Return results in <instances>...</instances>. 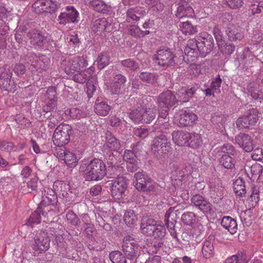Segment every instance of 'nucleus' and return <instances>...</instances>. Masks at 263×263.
<instances>
[{
    "instance_id": "obj_43",
    "label": "nucleus",
    "mask_w": 263,
    "mask_h": 263,
    "mask_svg": "<svg viewBox=\"0 0 263 263\" xmlns=\"http://www.w3.org/2000/svg\"><path fill=\"white\" fill-rule=\"evenodd\" d=\"M110 61V57L108 52H102L99 54L97 59L98 67L102 69L108 65Z\"/></svg>"
},
{
    "instance_id": "obj_63",
    "label": "nucleus",
    "mask_w": 263,
    "mask_h": 263,
    "mask_svg": "<svg viewBox=\"0 0 263 263\" xmlns=\"http://www.w3.org/2000/svg\"><path fill=\"white\" fill-rule=\"evenodd\" d=\"M66 217L67 220L73 226H78L81 223L77 216L71 211L66 214Z\"/></svg>"
},
{
    "instance_id": "obj_60",
    "label": "nucleus",
    "mask_w": 263,
    "mask_h": 263,
    "mask_svg": "<svg viewBox=\"0 0 263 263\" xmlns=\"http://www.w3.org/2000/svg\"><path fill=\"white\" fill-rule=\"evenodd\" d=\"M70 116L73 119H80L86 116V114L85 112L82 111L81 110L77 108H71L69 111Z\"/></svg>"
},
{
    "instance_id": "obj_18",
    "label": "nucleus",
    "mask_w": 263,
    "mask_h": 263,
    "mask_svg": "<svg viewBox=\"0 0 263 263\" xmlns=\"http://www.w3.org/2000/svg\"><path fill=\"white\" fill-rule=\"evenodd\" d=\"M146 14V12L143 8L140 7L130 8L126 11V20L129 23L138 22Z\"/></svg>"
},
{
    "instance_id": "obj_14",
    "label": "nucleus",
    "mask_w": 263,
    "mask_h": 263,
    "mask_svg": "<svg viewBox=\"0 0 263 263\" xmlns=\"http://www.w3.org/2000/svg\"><path fill=\"white\" fill-rule=\"evenodd\" d=\"M78 15L79 13L73 6H67L65 11L61 13L58 16V21L60 24L65 25L77 22Z\"/></svg>"
},
{
    "instance_id": "obj_57",
    "label": "nucleus",
    "mask_w": 263,
    "mask_h": 263,
    "mask_svg": "<svg viewBox=\"0 0 263 263\" xmlns=\"http://www.w3.org/2000/svg\"><path fill=\"white\" fill-rule=\"evenodd\" d=\"M220 51L223 54L230 55L235 50V46L232 44H226L224 42L222 43L221 46H218Z\"/></svg>"
},
{
    "instance_id": "obj_40",
    "label": "nucleus",
    "mask_w": 263,
    "mask_h": 263,
    "mask_svg": "<svg viewBox=\"0 0 263 263\" xmlns=\"http://www.w3.org/2000/svg\"><path fill=\"white\" fill-rule=\"evenodd\" d=\"M213 253L214 247L212 242L210 240L204 241L202 248V253L204 257L209 258L213 255Z\"/></svg>"
},
{
    "instance_id": "obj_38",
    "label": "nucleus",
    "mask_w": 263,
    "mask_h": 263,
    "mask_svg": "<svg viewBox=\"0 0 263 263\" xmlns=\"http://www.w3.org/2000/svg\"><path fill=\"white\" fill-rule=\"evenodd\" d=\"M233 189L236 195L242 196L246 193L245 182L242 179H237L234 183Z\"/></svg>"
},
{
    "instance_id": "obj_4",
    "label": "nucleus",
    "mask_w": 263,
    "mask_h": 263,
    "mask_svg": "<svg viewBox=\"0 0 263 263\" xmlns=\"http://www.w3.org/2000/svg\"><path fill=\"white\" fill-rule=\"evenodd\" d=\"M156 111L154 106L148 109L138 107L129 112V117L136 123H149L154 119L156 116Z\"/></svg>"
},
{
    "instance_id": "obj_55",
    "label": "nucleus",
    "mask_w": 263,
    "mask_h": 263,
    "mask_svg": "<svg viewBox=\"0 0 263 263\" xmlns=\"http://www.w3.org/2000/svg\"><path fill=\"white\" fill-rule=\"evenodd\" d=\"M181 220L186 225H191L195 221V215L193 212H188L182 215Z\"/></svg>"
},
{
    "instance_id": "obj_51",
    "label": "nucleus",
    "mask_w": 263,
    "mask_h": 263,
    "mask_svg": "<svg viewBox=\"0 0 263 263\" xmlns=\"http://www.w3.org/2000/svg\"><path fill=\"white\" fill-rule=\"evenodd\" d=\"M142 191H145L152 194L156 195L160 191V186L155 182L151 183L149 181H148L147 183H146L144 189Z\"/></svg>"
},
{
    "instance_id": "obj_28",
    "label": "nucleus",
    "mask_w": 263,
    "mask_h": 263,
    "mask_svg": "<svg viewBox=\"0 0 263 263\" xmlns=\"http://www.w3.org/2000/svg\"><path fill=\"white\" fill-rule=\"evenodd\" d=\"M221 226L231 234L235 233L237 230L236 221L230 216L223 217L221 221Z\"/></svg>"
},
{
    "instance_id": "obj_36",
    "label": "nucleus",
    "mask_w": 263,
    "mask_h": 263,
    "mask_svg": "<svg viewBox=\"0 0 263 263\" xmlns=\"http://www.w3.org/2000/svg\"><path fill=\"white\" fill-rule=\"evenodd\" d=\"M41 214L45 217L46 215L41 208H38L35 211L32 213L27 223L28 226L32 224H38L41 222Z\"/></svg>"
},
{
    "instance_id": "obj_17",
    "label": "nucleus",
    "mask_w": 263,
    "mask_h": 263,
    "mask_svg": "<svg viewBox=\"0 0 263 263\" xmlns=\"http://www.w3.org/2000/svg\"><path fill=\"white\" fill-rule=\"evenodd\" d=\"M235 141L240 147H242L247 152H251L253 149L252 139L247 134H239L235 137Z\"/></svg>"
},
{
    "instance_id": "obj_23",
    "label": "nucleus",
    "mask_w": 263,
    "mask_h": 263,
    "mask_svg": "<svg viewBox=\"0 0 263 263\" xmlns=\"http://www.w3.org/2000/svg\"><path fill=\"white\" fill-rule=\"evenodd\" d=\"M174 142L180 146H187L189 145L190 133L183 131H174L172 134Z\"/></svg>"
},
{
    "instance_id": "obj_13",
    "label": "nucleus",
    "mask_w": 263,
    "mask_h": 263,
    "mask_svg": "<svg viewBox=\"0 0 263 263\" xmlns=\"http://www.w3.org/2000/svg\"><path fill=\"white\" fill-rule=\"evenodd\" d=\"M123 251L129 259H133L137 256V244L136 241L130 236H127L124 238L122 245Z\"/></svg>"
},
{
    "instance_id": "obj_45",
    "label": "nucleus",
    "mask_w": 263,
    "mask_h": 263,
    "mask_svg": "<svg viewBox=\"0 0 263 263\" xmlns=\"http://www.w3.org/2000/svg\"><path fill=\"white\" fill-rule=\"evenodd\" d=\"M143 4L156 11H161L164 9V5L160 0H144Z\"/></svg>"
},
{
    "instance_id": "obj_21",
    "label": "nucleus",
    "mask_w": 263,
    "mask_h": 263,
    "mask_svg": "<svg viewBox=\"0 0 263 263\" xmlns=\"http://www.w3.org/2000/svg\"><path fill=\"white\" fill-rule=\"evenodd\" d=\"M126 81L125 77L121 74H117L114 76L112 82L107 86L111 94H118L120 92L122 86Z\"/></svg>"
},
{
    "instance_id": "obj_11",
    "label": "nucleus",
    "mask_w": 263,
    "mask_h": 263,
    "mask_svg": "<svg viewBox=\"0 0 263 263\" xmlns=\"http://www.w3.org/2000/svg\"><path fill=\"white\" fill-rule=\"evenodd\" d=\"M55 153L57 157L63 160L68 166L74 167L78 164L79 159L72 152L65 149L64 147H57Z\"/></svg>"
},
{
    "instance_id": "obj_42",
    "label": "nucleus",
    "mask_w": 263,
    "mask_h": 263,
    "mask_svg": "<svg viewBox=\"0 0 263 263\" xmlns=\"http://www.w3.org/2000/svg\"><path fill=\"white\" fill-rule=\"evenodd\" d=\"M110 109V106L105 102L96 103L95 112L100 116H106Z\"/></svg>"
},
{
    "instance_id": "obj_16",
    "label": "nucleus",
    "mask_w": 263,
    "mask_h": 263,
    "mask_svg": "<svg viewBox=\"0 0 263 263\" xmlns=\"http://www.w3.org/2000/svg\"><path fill=\"white\" fill-rule=\"evenodd\" d=\"M177 102L176 97L169 90L161 93L158 99L159 106L165 108L173 106Z\"/></svg>"
},
{
    "instance_id": "obj_15",
    "label": "nucleus",
    "mask_w": 263,
    "mask_h": 263,
    "mask_svg": "<svg viewBox=\"0 0 263 263\" xmlns=\"http://www.w3.org/2000/svg\"><path fill=\"white\" fill-rule=\"evenodd\" d=\"M50 239L47 234L45 232H41L34 239L33 249L39 253L46 251L49 248Z\"/></svg>"
},
{
    "instance_id": "obj_25",
    "label": "nucleus",
    "mask_w": 263,
    "mask_h": 263,
    "mask_svg": "<svg viewBox=\"0 0 263 263\" xmlns=\"http://www.w3.org/2000/svg\"><path fill=\"white\" fill-rule=\"evenodd\" d=\"M28 36L30 40L31 44L35 48L43 47L46 42V38L37 31H30L28 33Z\"/></svg>"
},
{
    "instance_id": "obj_8",
    "label": "nucleus",
    "mask_w": 263,
    "mask_h": 263,
    "mask_svg": "<svg viewBox=\"0 0 263 263\" xmlns=\"http://www.w3.org/2000/svg\"><path fill=\"white\" fill-rule=\"evenodd\" d=\"M197 117L189 109H182L177 112L174 116V122L181 127L192 124L197 120Z\"/></svg>"
},
{
    "instance_id": "obj_27",
    "label": "nucleus",
    "mask_w": 263,
    "mask_h": 263,
    "mask_svg": "<svg viewBox=\"0 0 263 263\" xmlns=\"http://www.w3.org/2000/svg\"><path fill=\"white\" fill-rule=\"evenodd\" d=\"M76 56L71 57L63 62L62 65L65 72L67 74L79 72L77 65Z\"/></svg>"
},
{
    "instance_id": "obj_62",
    "label": "nucleus",
    "mask_w": 263,
    "mask_h": 263,
    "mask_svg": "<svg viewBox=\"0 0 263 263\" xmlns=\"http://www.w3.org/2000/svg\"><path fill=\"white\" fill-rule=\"evenodd\" d=\"M129 34L135 37H141L142 35V30L135 25H130L129 27Z\"/></svg>"
},
{
    "instance_id": "obj_44",
    "label": "nucleus",
    "mask_w": 263,
    "mask_h": 263,
    "mask_svg": "<svg viewBox=\"0 0 263 263\" xmlns=\"http://www.w3.org/2000/svg\"><path fill=\"white\" fill-rule=\"evenodd\" d=\"M139 78L142 81L154 84L157 82L158 76L155 73L142 72L140 73Z\"/></svg>"
},
{
    "instance_id": "obj_49",
    "label": "nucleus",
    "mask_w": 263,
    "mask_h": 263,
    "mask_svg": "<svg viewBox=\"0 0 263 263\" xmlns=\"http://www.w3.org/2000/svg\"><path fill=\"white\" fill-rule=\"evenodd\" d=\"M44 5L45 13H53L57 9V4L55 1L52 0H42Z\"/></svg>"
},
{
    "instance_id": "obj_35",
    "label": "nucleus",
    "mask_w": 263,
    "mask_h": 263,
    "mask_svg": "<svg viewBox=\"0 0 263 263\" xmlns=\"http://www.w3.org/2000/svg\"><path fill=\"white\" fill-rule=\"evenodd\" d=\"M108 23L105 18L95 20L92 25L91 29L95 32L104 31L108 26Z\"/></svg>"
},
{
    "instance_id": "obj_46",
    "label": "nucleus",
    "mask_w": 263,
    "mask_h": 263,
    "mask_svg": "<svg viewBox=\"0 0 263 263\" xmlns=\"http://www.w3.org/2000/svg\"><path fill=\"white\" fill-rule=\"evenodd\" d=\"M82 220L84 224L83 229L88 235H91L95 228L93 224L90 222V218L88 215H84L82 216Z\"/></svg>"
},
{
    "instance_id": "obj_24",
    "label": "nucleus",
    "mask_w": 263,
    "mask_h": 263,
    "mask_svg": "<svg viewBox=\"0 0 263 263\" xmlns=\"http://www.w3.org/2000/svg\"><path fill=\"white\" fill-rule=\"evenodd\" d=\"M197 90L195 87H182L179 88L176 93L177 101L187 102Z\"/></svg>"
},
{
    "instance_id": "obj_1",
    "label": "nucleus",
    "mask_w": 263,
    "mask_h": 263,
    "mask_svg": "<svg viewBox=\"0 0 263 263\" xmlns=\"http://www.w3.org/2000/svg\"><path fill=\"white\" fill-rule=\"evenodd\" d=\"M213 47V39L210 35H208L206 37L189 40L184 49V58L188 62H194L199 55L202 58L205 57L212 50Z\"/></svg>"
},
{
    "instance_id": "obj_56",
    "label": "nucleus",
    "mask_w": 263,
    "mask_h": 263,
    "mask_svg": "<svg viewBox=\"0 0 263 263\" xmlns=\"http://www.w3.org/2000/svg\"><path fill=\"white\" fill-rule=\"evenodd\" d=\"M220 162L227 168H231L234 165V160L231 157L227 154L222 156Z\"/></svg>"
},
{
    "instance_id": "obj_54",
    "label": "nucleus",
    "mask_w": 263,
    "mask_h": 263,
    "mask_svg": "<svg viewBox=\"0 0 263 263\" xmlns=\"http://www.w3.org/2000/svg\"><path fill=\"white\" fill-rule=\"evenodd\" d=\"M120 63L122 66L129 68L133 71L137 70L139 67V64L132 59L122 60Z\"/></svg>"
},
{
    "instance_id": "obj_5",
    "label": "nucleus",
    "mask_w": 263,
    "mask_h": 263,
    "mask_svg": "<svg viewBox=\"0 0 263 263\" xmlns=\"http://www.w3.org/2000/svg\"><path fill=\"white\" fill-rule=\"evenodd\" d=\"M151 150L156 157H163L171 151V144L166 136L161 135L153 140Z\"/></svg>"
},
{
    "instance_id": "obj_39",
    "label": "nucleus",
    "mask_w": 263,
    "mask_h": 263,
    "mask_svg": "<svg viewBox=\"0 0 263 263\" xmlns=\"http://www.w3.org/2000/svg\"><path fill=\"white\" fill-rule=\"evenodd\" d=\"M14 184L13 179L10 177H4L0 179V190L9 192Z\"/></svg>"
},
{
    "instance_id": "obj_59",
    "label": "nucleus",
    "mask_w": 263,
    "mask_h": 263,
    "mask_svg": "<svg viewBox=\"0 0 263 263\" xmlns=\"http://www.w3.org/2000/svg\"><path fill=\"white\" fill-rule=\"evenodd\" d=\"M67 185L65 182L62 181H55L53 187L54 190L59 192H62V195L64 196V193H66V189Z\"/></svg>"
},
{
    "instance_id": "obj_37",
    "label": "nucleus",
    "mask_w": 263,
    "mask_h": 263,
    "mask_svg": "<svg viewBox=\"0 0 263 263\" xmlns=\"http://www.w3.org/2000/svg\"><path fill=\"white\" fill-rule=\"evenodd\" d=\"M202 143V138L200 135L196 133H190V140L187 146L194 148L199 147Z\"/></svg>"
},
{
    "instance_id": "obj_20",
    "label": "nucleus",
    "mask_w": 263,
    "mask_h": 263,
    "mask_svg": "<svg viewBox=\"0 0 263 263\" xmlns=\"http://www.w3.org/2000/svg\"><path fill=\"white\" fill-rule=\"evenodd\" d=\"M105 142L104 145V147L105 149H108L109 151L117 152L121 147L120 143L114 135L109 131L105 133Z\"/></svg>"
},
{
    "instance_id": "obj_19",
    "label": "nucleus",
    "mask_w": 263,
    "mask_h": 263,
    "mask_svg": "<svg viewBox=\"0 0 263 263\" xmlns=\"http://www.w3.org/2000/svg\"><path fill=\"white\" fill-rule=\"evenodd\" d=\"M30 57L32 59L30 60L32 62L31 66L36 69L39 73L42 72L47 68L49 60L45 57H40L34 53H31Z\"/></svg>"
},
{
    "instance_id": "obj_47",
    "label": "nucleus",
    "mask_w": 263,
    "mask_h": 263,
    "mask_svg": "<svg viewBox=\"0 0 263 263\" xmlns=\"http://www.w3.org/2000/svg\"><path fill=\"white\" fill-rule=\"evenodd\" d=\"M258 113L256 109L252 108L246 115L249 126L254 125L256 123L258 120Z\"/></svg>"
},
{
    "instance_id": "obj_32",
    "label": "nucleus",
    "mask_w": 263,
    "mask_h": 263,
    "mask_svg": "<svg viewBox=\"0 0 263 263\" xmlns=\"http://www.w3.org/2000/svg\"><path fill=\"white\" fill-rule=\"evenodd\" d=\"M179 30L185 35H191L197 32L196 26H194L189 21L180 22Z\"/></svg>"
},
{
    "instance_id": "obj_53",
    "label": "nucleus",
    "mask_w": 263,
    "mask_h": 263,
    "mask_svg": "<svg viewBox=\"0 0 263 263\" xmlns=\"http://www.w3.org/2000/svg\"><path fill=\"white\" fill-rule=\"evenodd\" d=\"M86 4L90 5L95 10L101 11L105 8V5L101 0H85Z\"/></svg>"
},
{
    "instance_id": "obj_50",
    "label": "nucleus",
    "mask_w": 263,
    "mask_h": 263,
    "mask_svg": "<svg viewBox=\"0 0 263 263\" xmlns=\"http://www.w3.org/2000/svg\"><path fill=\"white\" fill-rule=\"evenodd\" d=\"M37 181L38 178L36 177H34L31 178V179L27 183V188L25 187V185L22 187L21 190H22V192L25 193L36 190L37 187Z\"/></svg>"
},
{
    "instance_id": "obj_9",
    "label": "nucleus",
    "mask_w": 263,
    "mask_h": 263,
    "mask_svg": "<svg viewBox=\"0 0 263 263\" xmlns=\"http://www.w3.org/2000/svg\"><path fill=\"white\" fill-rule=\"evenodd\" d=\"M127 187V183L126 178L123 176H118L112 184L111 193L112 197L116 199L124 198Z\"/></svg>"
},
{
    "instance_id": "obj_6",
    "label": "nucleus",
    "mask_w": 263,
    "mask_h": 263,
    "mask_svg": "<svg viewBox=\"0 0 263 263\" xmlns=\"http://www.w3.org/2000/svg\"><path fill=\"white\" fill-rule=\"evenodd\" d=\"M72 134V128L68 124H61L55 129L52 140L54 144L57 147H63L67 144L70 140V136Z\"/></svg>"
},
{
    "instance_id": "obj_22",
    "label": "nucleus",
    "mask_w": 263,
    "mask_h": 263,
    "mask_svg": "<svg viewBox=\"0 0 263 263\" xmlns=\"http://www.w3.org/2000/svg\"><path fill=\"white\" fill-rule=\"evenodd\" d=\"M193 171V167L190 164H186L181 169H177L173 174L172 178L176 180L181 181H185L187 178L191 177Z\"/></svg>"
},
{
    "instance_id": "obj_64",
    "label": "nucleus",
    "mask_w": 263,
    "mask_h": 263,
    "mask_svg": "<svg viewBox=\"0 0 263 263\" xmlns=\"http://www.w3.org/2000/svg\"><path fill=\"white\" fill-rule=\"evenodd\" d=\"M76 58L77 60V65H78L79 71L80 72L83 68L88 66V61L87 60V58L83 55L76 56Z\"/></svg>"
},
{
    "instance_id": "obj_52",
    "label": "nucleus",
    "mask_w": 263,
    "mask_h": 263,
    "mask_svg": "<svg viewBox=\"0 0 263 263\" xmlns=\"http://www.w3.org/2000/svg\"><path fill=\"white\" fill-rule=\"evenodd\" d=\"M109 258L112 263H126L125 257L118 251L111 252Z\"/></svg>"
},
{
    "instance_id": "obj_7",
    "label": "nucleus",
    "mask_w": 263,
    "mask_h": 263,
    "mask_svg": "<svg viewBox=\"0 0 263 263\" xmlns=\"http://www.w3.org/2000/svg\"><path fill=\"white\" fill-rule=\"evenodd\" d=\"M175 55L170 49H162L155 54L154 60L159 66L167 67L175 65Z\"/></svg>"
},
{
    "instance_id": "obj_34",
    "label": "nucleus",
    "mask_w": 263,
    "mask_h": 263,
    "mask_svg": "<svg viewBox=\"0 0 263 263\" xmlns=\"http://www.w3.org/2000/svg\"><path fill=\"white\" fill-rule=\"evenodd\" d=\"M254 85L250 84L248 87V91L253 99L261 102L263 101V92Z\"/></svg>"
},
{
    "instance_id": "obj_26",
    "label": "nucleus",
    "mask_w": 263,
    "mask_h": 263,
    "mask_svg": "<svg viewBox=\"0 0 263 263\" xmlns=\"http://www.w3.org/2000/svg\"><path fill=\"white\" fill-rule=\"evenodd\" d=\"M209 185L211 197L215 199L217 198V200L221 199L223 194V190L220 180L216 179L210 182Z\"/></svg>"
},
{
    "instance_id": "obj_41",
    "label": "nucleus",
    "mask_w": 263,
    "mask_h": 263,
    "mask_svg": "<svg viewBox=\"0 0 263 263\" xmlns=\"http://www.w3.org/2000/svg\"><path fill=\"white\" fill-rule=\"evenodd\" d=\"M123 219L127 226L132 227L137 221V217L133 210H128L124 213Z\"/></svg>"
},
{
    "instance_id": "obj_3",
    "label": "nucleus",
    "mask_w": 263,
    "mask_h": 263,
    "mask_svg": "<svg viewBox=\"0 0 263 263\" xmlns=\"http://www.w3.org/2000/svg\"><path fill=\"white\" fill-rule=\"evenodd\" d=\"M141 232L147 236H153L155 238H163L166 234V229L164 224L160 221L148 219L141 224Z\"/></svg>"
},
{
    "instance_id": "obj_2",
    "label": "nucleus",
    "mask_w": 263,
    "mask_h": 263,
    "mask_svg": "<svg viewBox=\"0 0 263 263\" xmlns=\"http://www.w3.org/2000/svg\"><path fill=\"white\" fill-rule=\"evenodd\" d=\"M79 170L84 172V177L86 181H99L106 174V167L103 161L99 159L82 161Z\"/></svg>"
},
{
    "instance_id": "obj_12",
    "label": "nucleus",
    "mask_w": 263,
    "mask_h": 263,
    "mask_svg": "<svg viewBox=\"0 0 263 263\" xmlns=\"http://www.w3.org/2000/svg\"><path fill=\"white\" fill-rule=\"evenodd\" d=\"M192 203L204 214H211L214 213L212 204L202 196L196 194L191 199Z\"/></svg>"
},
{
    "instance_id": "obj_10",
    "label": "nucleus",
    "mask_w": 263,
    "mask_h": 263,
    "mask_svg": "<svg viewBox=\"0 0 263 263\" xmlns=\"http://www.w3.org/2000/svg\"><path fill=\"white\" fill-rule=\"evenodd\" d=\"M12 75V72L9 68L5 67L1 74L0 87L2 89L8 92H14L16 90V85L11 80Z\"/></svg>"
},
{
    "instance_id": "obj_58",
    "label": "nucleus",
    "mask_w": 263,
    "mask_h": 263,
    "mask_svg": "<svg viewBox=\"0 0 263 263\" xmlns=\"http://www.w3.org/2000/svg\"><path fill=\"white\" fill-rule=\"evenodd\" d=\"M222 82V80L220 78L219 75L215 78V79L212 81L211 84V88L213 90V93H219L220 92V85Z\"/></svg>"
},
{
    "instance_id": "obj_30",
    "label": "nucleus",
    "mask_w": 263,
    "mask_h": 263,
    "mask_svg": "<svg viewBox=\"0 0 263 263\" xmlns=\"http://www.w3.org/2000/svg\"><path fill=\"white\" fill-rule=\"evenodd\" d=\"M193 14V9L187 4H185L178 6L176 13V16L178 18L181 19L184 17H192Z\"/></svg>"
},
{
    "instance_id": "obj_48",
    "label": "nucleus",
    "mask_w": 263,
    "mask_h": 263,
    "mask_svg": "<svg viewBox=\"0 0 263 263\" xmlns=\"http://www.w3.org/2000/svg\"><path fill=\"white\" fill-rule=\"evenodd\" d=\"M224 263H247L246 255L242 253H238L227 258Z\"/></svg>"
},
{
    "instance_id": "obj_33",
    "label": "nucleus",
    "mask_w": 263,
    "mask_h": 263,
    "mask_svg": "<svg viewBox=\"0 0 263 263\" xmlns=\"http://www.w3.org/2000/svg\"><path fill=\"white\" fill-rule=\"evenodd\" d=\"M248 3L249 7V11L253 15L259 13L263 10V1L248 0Z\"/></svg>"
},
{
    "instance_id": "obj_31",
    "label": "nucleus",
    "mask_w": 263,
    "mask_h": 263,
    "mask_svg": "<svg viewBox=\"0 0 263 263\" xmlns=\"http://www.w3.org/2000/svg\"><path fill=\"white\" fill-rule=\"evenodd\" d=\"M48 101L47 105L44 106L43 110L45 112L51 111L57 106V97H55V91L52 89L51 91L48 90L47 91Z\"/></svg>"
},
{
    "instance_id": "obj_29",
    "label": "nucleus",
    "mask_w": 263,
    "mask_h": 263,
    "mask_svg": "<svg viewBox=\"0 0 263 263\" xmlns=\"http://www.w3.org/2000/svg\"><path fill=\"white\" fill-rule=\"evenodd\" d=\"M227 32L229 39L231 41H240L243 37V33L242 30L234 25H230Z\"/></svg>"
},
{
    "instance_id": "obj_61",
    "label": "nucleus",
    "mask_w": 263,
    "mask_h": 263,
    "mask_svg": "<svg viewBox=\"0 0 263 263\" xmlns=\"http://www.w3.org/2000/svg\"><path fill=\"white\" fill-rule=\"evenodd\" d=\"M236 126L239 129L249 127V125L247 120V117L246 115L239 117L236 122Z\"/></svg>"
}]
</instances>
